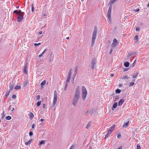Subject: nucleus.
I'll return each instance as SVG.
<instances>
[{
  "label": "nucleus",
  "mask_w": 149,
  "mask_h": 149,
  "mask_svg": "<svg viewBox=\"0 0 149 149\" xmlns=\"http://www.w3.org/2000/svg\"><path fill=\"white\" fill-rule=\"evenodd\" d=\"M16 97V95L15 94H14L13 95L12 97L13 98H15Z\"/></svg>",
  "instance_id": "nucleus-46"
},
{
  "label": "nucleus",
  "mask_w": 149,
  "mask_h": 149,
  "mask_svg": "<svg viewBox=\"0 0 149 149\" xmlns=\"http://www.w3.org/2000/svg\"><path fill=\"white\" fill-rule=\"evenodd\" d=\"M111 12H108L107 13V18L108 20L110 21L111 19Z\"/></svg>",
  "instance_id": "nucleus-11"
},
{
  "label": "nucleus",
  "mask_w": 149,
  "mask_h": 149,
  "mask_svg": "<svg viewBox=\"0 0 149 149\" xmlns=\"http://www.w3.org/2000/svg\"><path fill=\"white\" fill-rule=\"evenodd\" d=\"M122 86V84H119V87H121V86Z\"/></svg>",
  "instance_id": "nucleus-57"
},
{
  "label": "nucleus",
  "mask_w": 149,
  "mask_h": 149,
  "mask_svg": "<svg viewBox=\"0 0 149 149\" xmlns=\"http://www.w3.org/2000/svg\"><path fill=\"white\" fill-rule=\"evenodd\" d=\"M72 68H70L69 71V73L68 74L67 77V79L66 80V84H68L69 83H72L71 81L70 82L69 81H70V78L71 77L72 75ZM73 78L72 79L71 81L73 79Z\"/></svg>",
  "instance_id": "nucleus-3"
},
{
  "label": "nucleus",
  "mask_w": 149,
  "mask_h": 149,
  "mask_svg": "<svg viewBox=\"0 0 149 149\" xmlns=\"http://www.w3.org/2000/svg\"><path fill=\"white\" fill-rule=\"evenodd\" d=\"M134 39L135 40H138V36L137 35L136 36L134 37Z\"/></svg>",
  "instance_id": "nucleus-39"
},
{
  "label": "nucleus",
  "mask_w": 149,
  "mask_h": 149,
  "mask_svg": "<svg viewBox=\"0 0 149 149\" xmlns=\"http://www.w3.org/2000/svg\"><path fill=\"white\" fill-rule=\"evenodd\" d=\"M9 88L10 89V90H11V91L13 88V84L10 85L9 86Z\"/></svg>",
  "instance_id": "nucleus-27"
},
{
  "label": "nucleus",
  "mask_w": 149,
  "mask_h": 149,
  "mask_svg": "<svg viewBox=\"0 0 149 149\" xmlns=\"http://www.w3.org/2000/svg\"><path fill=\"white\" fill-rule=\"evenodd\" d=\"M110 76L111 77H112L114 76V74H111L110 75Z\"/></svg>",
  "instance_id": "nucleus-54"
},
{
  "label": "nucleus",
  "mask_w": 149,
  "mask_h": 149,
  "mask_svg": "<svg viewBox=\"0 0 149 149\" xmlns=\"http://www.w3.org/2000/svg\"><path fill=\"white\" fill-rule=\"evenodd\" d=\"M29 116V118L31 120L32 119V118H33V116H34L33 114V113L31 112L30 113Z\"/></svg>",
  "instance_id": "nucleus-19"
},
{
  "label": "nucleus",
  "mask_w": 149,
  "mask_h": 149,
  "mask_svg": "<svg viewBox=\"0 0 149 149\" xmlns=\"http://www.w3.org/2000/svg\"><path fill=\"white\" fill-rule=\"evenodd\" d=\"M14 109V108H13L11 110V111H13Z\"/></svg>",
  "instance_id": "nucleus-59"
},
{
  "label": "nucleus",
  "mask_w": 149,
  "mask_h": 149,
  "mask_svg": "<svg viewBox=\"0 0 149 149\" xmlns=\"http://www.w3.org/2000/svg\"><path fill=\"white\" fill-rule=\"evenodd\" d=\"M147 6L149 7V2L148 3V4Z\"/></svg>",
  "instance_id": "nucleus-62"
},
{
  "label": "nucleus",
  "mask_w": 149,
  "mask_h": 149,
  "mask_svg": "<svg viewBox=\"0 0 149 149\" xmlns=\"http://www.w3.org/2000/svg\"><path fill=\"white\" fill-rule=\"evenodd\" d=\"M46 49H45L44 50L43 52L40 55H39V57L40 58L41 56H42L43 55V54H44V53L46 52Z\"/></svg>",
  "instance_id": "nucleus-25"
},
{
  "label": "nucleus",
  "mask_w": 149,
  "mask_h": 149,
  "mask_svg": "<svg viewBox=\"0 0 149 149\" xmlns=\"http://www.w3.org/2000/svg\"><path fill=\"white\" fill-rule=\"evenodd\" d=\"M78 100H77L76 99H73V101L72 102V104H73V105H74V106H75Z\"/></svg>",
  "instance_id": "nucleus-16"
},
{
  "label": "nucleus",
  "mask_w": 149,
  "mask_h": 149,
  "mask_svg": "<svg viewBox=\"0 0 149 149\" xmlns=\"http://www.w3.org/2000/svg\"><path fill=\"white\" fill-rule=\"evenodd\" d=\"M91 123H89L86 126V129H88L90 127Z\"/></svg>",
  "instance_id": "nucleus-30"
},
{
  "label": "nucleus",
  "mask_w": 149,
  "mask_h": 149,
  "mask_svg": "<svg viewBox=\"0 0 149 149\" xmlns=\"http://www.w3.org/2000/svg\"><path fill=\"white\" fill-rule=\"evenodd\" d=\"M74 69H75L74 73V74L73 77V79L71 81V82L72 83V84H73L74 83V79L75 76H76V74L77 73V72L78 71V66H75V67L74 68Z\"/></svg>",
  "instance_id": "nucleus-6"
},
{
  "label": "nucleus",
  "mask_w": 149,
  "mask_h": 149,
  "mask_svg": "<svg viewBox=\"0 0 149 149\" xmlns=\"http://www.w3.org/2000/svg\"><path fill=\"white\" fill-rule=\"evenodd\" d=\"M40 95H38L36 97V98L37 100H39L40 99Z\"/></svg>",
  "instance_id": "nucleus-40"
},
{
  "label": "nucleus",
  "mask_w": 149,
  "mask_h": 149,
  "mask_svg": "<svg viewBox=\"0 0 149 149\" xmlns=\"http://www.w3.org/2000/svg\"><path fill=\"white\" fill-rule=\"evenodd\" d=\"M117 103L116 102L114 103L113 105V107L112 108V109L113 110V108H116L117 107Z\"/></svg>",
  "instance_id": "nucleus-23"
},
{
  "label": "nucleus",
  "mask_w": 149,
  "mask_h": 149,
  "mask_svg": "<svg viewBox=\"0 0 149 149\" xmlns=\"http://www.w3.org/2000/svg\"><path fill=\"white\" fill-rule=\"evenodd\" d=\"M5 116V114L4 112H3L2 115L1 116V118L2 119H3Z\"/></svg>",
  "instance_id": "nucleus-36"
},
{
  "label": "nucleus",
  "mask_w": 149,
  "mask_h": 149,
  "mask_svg": "<svg viewBox=\"0 0 149 149\" xmlns=\"http://www.w3.org/2000/svg\"><path fill=\"white\" fill-rule=\"evenodd\" d=\"M134 85V84H130V86H132Z\"/></svg>",
  "instance_id": "nucleus-60"
},
{
  "label": "nucleus",
  "mask_w": 149,
  "mask_h": 149,
  "mask_svg": "<svg viewBox=\"0 0 149 149\" xmlns=\"http://www.w3.org/2000/svg\"><path fill=\"white\" fill-rule=\"evenodd\" d=\"M113 51V49H110V51H109V54H111V53H112V52Z\"/></svg>",
  "instance_id": "nucleus-45"
},
{
  "label": "nucleus",
  "mask_w": 149,
  "mask_h": 149,
  "mask_svg": "<svg viewBox=\"0 0 149 149\" xmlns=\"http://www.w3.org/2000/svg\"><path fill=\"white\" fill-rule=\"evenodd\" d=\"M46 83V81L45 80H44L43 81H42L40 84H45Z\"/></svg>",
  "instance_id": "nucleus-43"
},
{
  "label": "nucleus",
  "mask_w": 149,
  "mask_h": 149,
  "mask_svg": "<svg viewBox=\"0 0 149 149\" xmlns=\"http://www.w3.org/2000/svg\"><path fill=\"white\" fill-rule=\"evenodd\" d=\"M95 59H93L92 63H91V68L92 69H94L95 66Z\"/></svg>",
  "instance_id": "nucleus-10"
},
{
  "label": "nucleus",
  "mask_w": 149,
  "mask_h": 149,
  "mask_svg": "<svg viewBox=\"0 0 149 149\" xmlns=\"http://www.w3.org/2000/svg\"><path fill=\"white\" fill-rule=\"evenodd\" d=\"M115 125H113L109 128V130H110V131H111V132H112V131L114 130V129L115 127Z\"/></svg>",
  "instance_id": "nucleus-12"
},
{
  "label": "nucleus",
  "mask_w": 149,
  "mask_h": 149,
  "mask_svg": "<svg viewBox=\"0 0 149 149\" xmlns=\"http://www.w3.org/2000/svg\"><path fill=\"white\" fill-rule=\"evenodd\" d=\"M19 6H17L16 7V8H19Z\"/></svg>",
  "instance_id": "nucleus-64"
},
{
  "label": "nucleus",
  "mask_w": 149,
  "mask_h": 149,
  "mask_svg": "<svg viewBox=\"0 0 149 149\" xmlns=\"http://www.w3.org/2000/svg\"><path fill=\"white\" fill-rule=\"evenodd\" d=\"M45 104H44L43 105V108H45Z\"/></svg>",
  "instance_id": "nucleus-51"
},
{
  "label": "nucleus",
  "mask_w": 149,
  "mask_h": 149,
  "mask_svg": "<svg viewBox=\"0 0 149 149\" xmlns=\"http://www.w3.org/2000/svg\"><path fill=\"white\" fill-rule=\"evenodd\" d=\"M69 37H67V38H66V39H67V40H68V39H69Z\"/></svg>",
  "instance_id": "nucleus-63"
},
{
  "label": "nucleus",
  "mask_w": 149,
  "mask_h": 149,
  "mask_svg": "<svg viewBox=\"0 0 149 149\" xmlns=\"http://www.w3.org/2000/svg\"><path fill=\"white\" fill-rule=\"evenodd\" d=\"M42 31L39 32V34H40V35H41V34H42Z\"/></svg>",
  "instance_id": "nucleus-50"
},
{
  "label": "nucleus",
  "mask_w": 149,
  "mask_h": 149,
  "mask_svg": "<svg viewBox=\"0 0 149 149\" xmlns=\"http://www.w3.org/2000/svg\"><path fill=\"white\" fill-rule=\"evenodd\" d=\"M24 13H21L20 15H18L17 18V21L18 22H21L23 19Z\"/></svg>",
  "instance_id": "nucleus-5"
},
{
  "label": "nucleus",
  "mask_w": 149,
  "mask_h": 149,
  "mask_svg": "<svg viewBox=\"0 0 149 149\" xmlns=\"http://www.w3.org/2000/svg\"><path fill=\"white\" fill-rule=\"evenodd\" d=\"M120 78L121 79H128L129 78V77L127 76V75H125L121 76L120 77Z\"/></svg>",
  "instance_id": "nucleus-14"
},
{
  "label": "nucleus",
  "mask_w": 149,
  "mask_h": 149,
  "mask_svg": "<svg viewBox=\"0 0 149 149\" xmlns=\"http://www.w3.org/2000/svg\"><path fill=\"white\" fill-rule=\"evenodd\" d=\"M87 94L86 89L84 86L82 87V96L83 100H85Z\"/></svg>",
  "instance_id": "nucleus-2"
},
{
  "label": "nucleus",
  "mask_w": 149,
  "mask_h": 149,
  "mask_svg": "<svg viewBox=\"0 0 149 149\" xmlns=\"http://www.w3.org/2000/svg\"><path fill=\"white\" fill-rule=\"evenodd\" d=\"M57 93L56 91H55L54 92V99L53 102L52 106L54 107L57 101Z\"/></svg>",
  "instance_id": "nucleus-4"
},
{
  "label": "nucleus",
  "mask_w": 149,
  "mask_h": 149,
  "mask_svg": "<svg viewBox=\"0 0 149 149\" xmlns=\"http://www.w3.org/2000/svg\"><path fill=\"white\" fill-rule=\"evenodd\" d=\"M74 145H72L71 146H70L69 149H74Z\"/></svg>",
  "instance_id": "nucleus-38"
},
{
  "label": "nucleus",
  "mask_w": 149,
  "mask_h": 149,
  "mask_svg": "<svg viewBox=\"0 0 149 149\" xmlns=\"http://www.w3.org/2000/svg\"><path fill=\"white\" fill-rule=\"evenodd\" d=\"M28 63H27L25 65L24 67L23 72H24V73L25 74H27V68H28Z\"/></svg>",
  "instance_id": "nucleus-9"
},
{
  "label": "nucleus",
  "mask_w": 149,
  "mask_h": 149,
  "mask_svg": "<svg viewBox=\"0 0 149 149\" xmlns=\"http://www.w3.org/2000/svg\"><path fill=\"white\" fill-rule=\"evenodd\" d=\"M33 134V133L31 132H30L29 133V135L30 136H32Z\"/></svg>",
  "instance_id": "nucleus-44"
},
{
  "label": "nucleus",
  "mask_w": 149,
  "mask_h": 149,
  "mask_svg": "<svg viewBox=\"0 0 149 149\" xmlns=\"http://www.w3.org/2000/svg\"><path fill=\"white\" fill-rule=\"evenodd\" d=\"M18 12L19 15H20L21 13H23V12H21V10H19Z\"/></svg>",
  "instance_id": "nucleus-48"
},
{
  "label": "nucleus",
  "mask_w": 149,
  "mask_h": 149,
  "mask_svg": "<svg viewBox=\"0 0 149 149\" xmlns=\"http://www.w3.org/2000/svg\"><path fill=\"white\" fill-rule=\"evenodd\" d=\"M138 74V72L135 73V74L133 75V78H136L137 77Z\"/></svg>",
  "instance_id": "nucleus-28"
},
{
  "label": "nucleus",
  "mask_w": 149,
  "mask_h": 149,
  "mask_svg": "<svg viewBox=\"0 0 149 149\" xmlns=\"http://www.w3.org/2000/svg\"><path fill=\"white\" fill-rule=\"evenodd\" d=\"M44 84H41V87H42L43 86V85H44Z\"/></svg>",
  "instance_id": "nucleus-61"
},
{
  "label": "nucleus",
  "mask_w": 149,
  "mask_h": 149,
  "mask_svg": "<svg viewBox=\"0 0 149 149\" xmlns=\"http://www.w3.org/2000/svg\"><path fill=\"white\" fill-rule=\"evenodd\" d=\"M111 133V131H110V130H108V131L107 133L105 135V138L106 137H107L108 136H109Z\"/></svg>",
  "instance_id": "nucleus-17"
},
{
  "label": "nucleus",
  "mask_w": 149,
  "mask_h": 149,
  "mask_svg": "<svg viewBox=\"0 0 149 149\" xmlns=\"http://www.w3.org/2000/svg\"><path fill=\"white\" fill-rule=\"evenodd\" d=\"M111 9H112V6H111V5H110V6L109 7L108 12H111Z\"/></svg>",
  "instance_id": "nucleus-29"
},
{
  "label": "nucleus",
  "mask_w": 149,
  "mask_h": 149,
  "mask_svg": "<svg viewBox=\"0 0 149 149\" xmlns=\"http://www.w3.org/2000/svg\"><path fill=\"white\" fill-rule=\"evenodd\" d=\"M118 96H116L115 97V99L116 100L118 99Z\"/></svg>",
  "instance_id": "nucleus-56"
},
{
  "label": "nucleus",
  "mask_w": 149,
  "mask_h": 149,
  "mask_svg": "<svg viewBox=\"0 0 149 149\" xmlns=\"http://www.w3.org/2000/svg\"><path fill=\"white\" fill-rule=\"evenodd\" d=\"M32 141H33V139H31L28 142H26L25 143V145H28L30 144L31 143Z\"/></svg>",
  "instance_id": "nucleus-18"
},
{
  "label": "nucleus",
  "mask_w": 149,
  "mask_h": 149,
  "mask_svg": "<svg viewBox=\"0 0 149 149\" xmlns=\"http://www.w3.org/2000/svg\"><path fill=\"white\" fill-rule=\"evenodd\" d=\"M40 121H41V122H42L44 120L42 118H41L40 119Z\"/></svg>",
  "instance_id": "nucleus-52"
},
{
  "label": "nucleus",
  "mask_w": 149,
  "mask_h": 149,
  "mask_svg": "<svg viewBox=\"0 0 149 149\" xmlns=\"http://www.w3.org/2000/svg\"><path fill=\"white\" fill-rule=\"evenodd\" d=\"M79 96V91H77L74 95V99L78 100Z\"/></svg>",
  "instance_id": "nucleus-8"
},
{
  "label": "nucleus",
  "mask_w": 149,
  "mask_h": 149,
  "mask_svg": "<svg viewBox=\"0 0 149 149\" xmlns=\"http://www.w3.org/2000/svg\"><path fill=\"white\" fill-rule=\"evenodd\" d=\"M121 92V91L120 90L118 89H117L116 90V93H120V92Z\"/></svg>",
  "instance_id": "nucleus-32"
},
{
  "label": "nucleus",
  "mask_w": 149,
  "mask_h": 149,
  "mask_svg": "<svg viewBox=\"0 0 149 149\" xmlns=\"http://www.w3.org/2000/svg\"><path fill=\"white\" fill-rule=\"evenodd\" d=\"M97 33V28L96 26H95L94 28V31L93 33V36L92 38L91 45L92 46H93L95 42Z\"/></svg>",
  "instance_id": "nucleus-1"
},
{
  "label": "nucleus",
  "mask_w": 149,
  "mask_h": 149,
  "mask_svg": "<svg viewBox=\"0 0 149 149\" xmlns=\"http://www.w3.org/2000/svg\"><path fill=\"white\" fill-rule=\"evenodd\" d=\"M11 90H9L6 93V95H6V96L7 97L8 96V95H9V94H10V92H11Z\"/></svg>",
  "instance_id": "nucleus-26"
},
{
  "label": "nucleus",
  "mask_w": 149,
  "mask_h": 149,
  "mask_svg": "<svg viewBox=\"0 0 149 149\" xmlns=\"http://www.w3.org/2000/svg\"><path fill=\"white\" fill-rule=\"evenodd\" d=\"M113 42L112 43L111 46L112 47H114L116 45L118 44L117 40L116 39H114L113 40Z\"/></svg>",
  "instance_id": "nucleus-7"
},
{
  "label": "nucleus",
  "mask_w": 149,
  "mask_h": 149,
  "mask_svg": "<svg viewBox=\"0 0 149 149\" xmlns=\"http://www.w3.org/2000/svg\"><path fill=\"white\" fill-rule=\"evenodd\" d=\"M117 0H111L109 2V4L111 5Z\"/></svg>",
  "instance_id": "nucleus-20"
},
{
  "label": "nucleus",
  "mask_w": 149,
  "mask_h": 149,
  "mask_svg": "<svg viewBox=\"0 0 149 149\" xmlns=\"http://www.w3.org/2000/svg\"><path fill=\"white\" fill-rule=\"evenodd\" d=\"M41 104V101H38L37 102V103H36L37 106H39Z\"/></svg>",
  "instance_id": "nucleus-34"
},
{
  "label": "nucleus",
  "mask_w": 149,
  "mask_h": 149,
  "mask_svg": "<svg viewBox=\"0 0 149 149\" xmlns=\"http://www.w3.org/2000/svg\"><path fill=\"white\" fill-rule=\"evenodd\" d=\"M124 65L126 67H127L129 66V63L128 62H125L124 63Z\"/></svg>",
  "instance_id": "nucleus-22"
},
{
  "label": "nucleus",
  "mask_w": 149,
  "mask_h": 149,
  "mask_svg": "<svg viewBox=\"0 0 149 149\" xmlns=\"http://www.w3.org/2000/svg\"><path fill=\"white\" fill-rule=\"evenodd\" d=\"M34 8L33 6V4H32L31 5V11L32 12H33L34 11Z\"/></svg>",
  "instance_id": "nucleus-35"
},
{
  "label": "nucleus",
  "mask_w": 149,
  "mask_h": 149,
  "mask_svg": "<svg viewBox=\"0 0 149 149\" xmlns=\"http://www.w3.org/2000/svg\"><path fill=\"white\" fill-rule=\"evenodd\" d=\"M92 149V148L91 146H89L88 149Z\"/></svg>",
  "instance_id": "nucleus-53"
},
{
  "label": "nucleus",
  "mask_w": 149,
  "mask_h": 149,
  "mask_svg": "<svg viewBox=\"0 0 149 149\" xmlns=\"http://www.w3.org/2000/svg\"><path fill=\"white\" fill-rule=\"evenodd\" d=\"M13 13L16 14H17L18 15H19L17 10H14L13 12Z\"/></svg>",
  "instance_id": "nucleus-33"
},
{
  "label": "nucleus",
  "mask_w": 149,
  "mask_h": 149,
  "mask_svg": "<svg viewBox=\"0 0 149 149\" xmlns=\"http://www.w3.org/2000/svg\"><path fill=\"white\" fill-rule=\"evenodd\" d=\"M41 44L40 43H35L34 44V45L35 46H37L38 45H40Z\"/></svg>",
  "instance_id": "nucleus-41"
},
{
  "label": "nucleus",
  "mask_w": 149,
  "mask_h": 149,
  "mask_svg": "<svg viewBox=\"0 0 149 149\" xmlns=\"http://www.w3.org/2000/svg\"><path fill=\"white\" fill-rule=\"evenodd\" d=\"M6 119L7 120H9L11 119V117L10 116H7L6 117Z\"/></svg>",
  "instance_id": "nucleus-31"
},
{
  "label": "nucleus",
  "mask_w": 149,
  "mask_h": 149,
  "mask_svg": "<svg viewBox=\"0 0 149 149\" xmlns=\"http://www.w3.org/2000/svg\"><path fill=\"white\" fill-rule=\"evenodd\" d=\"M34 127H35V125L34 124H33L32 125V129H33Z\"/></svg>",
  "instance_id": "nucleus-49"
},
{
  "label": "nucleus",
  "mask_w": 149,
  "mask_h": 149,
  "mask_svg": "<svg viewBox=\"0 0 149 149\" xmlns=\"http://www.w3.org/2000/svg\"><path fill=\"white\" fill-rule=\"evenodd\" d=\"M117 136V138L118 139H119L121 137V135L120 134H118Z\"/></svg>",
  "instance_id": "nucleus-42"
},
{
  "label": "nucleus",
  "mask_w": 149,
  "mask_h": 149,
  "mask_svg": "<svg viewBox=\"0 0 149 149\" xmlns=\"http://www.w3.org/2000/svg\"><path fill=\"white\" fill-rule=\"evenodd\" d=\"M45 142V140H42L39 143V146H41L42 144H44Z\"/></svg>",
  "instance_id": "nucleus-21"
},
{
  "label": "nucleus",
  "mask_w": 149,
  "mask_h": 149,
  "mask_svg": "<svg viewBox=\"0 0 149 149\" xmlns=\"http://www.w3.org/2000/svg\"><path fill=\"white\" fill-rule=\"evenodd\" d=\"M21 88L20 86L16 85V86H15L14 88L15 90H18L20 89Z\"/></svg>",
  "instance_id": "nucleus-24"
},
{
  "label": "nucleus",
  "mask_w": 149,
  "mask_h": 149,
  "mask_svg": "<svg viewBox=\"0 0 149 149\" xmlns=\"http://www.w3.org/2000/svg\"><path fill=\"white\" fill-rule=\"evenodd\" d=\"M136 31H139L140 30L139 28H136Z\"/></svg>",
  "instance_id": "nucleus-47"
},
{
  "label": "nucleus",
  "mask_w": 149,
  "mask_h": 149,
  "mask_svg": "<svg viewBox=\"0 0 149 149\" xmlns=\"http://www.w3.org/2000/svg\"><path fill=\"white\" fill-rule=\"evenodd\" d=\"M139 9L138 8L136 10V11L137 12V11H139Z\"/></svg>",
  "instance_id": "nucleus-58"
},
{
  "label": "nucleus",
  "mask_w": 149,
  "mask_h": 149,
  "mask_svg": "<svg viewBox=\"0 0 149 149\" xmlns=\"http://www.w3.org/2000/svg\"><path fill=\"white\" fill-rule=\"evenodd\" d=\"M124 101V100L123 99L120 100L118 103V105L119 106H120L122 105L123 102Z\"/></svg>",
  "instance_id": "nucleus-13"
},
{
  "label": "nucleus",
  "mask_w": 149,
  "mask_h": 149,
  "mask_svg": "<svg viewBox=\"0 0 149 149\" xmlns=\"http://www.w3.org/2000/svg\"><path fill=\"white\" fill-rule=\"evenodd\" d=\"M129 121H128L127 122L124 123L123 125V127H126L128 125L129 123Z\"/></svg>",
  "instance_id": "nucleus-15"
},
{
  "label": "nucleus",
  "mask_w": 149,
  "mask_h": 149,
  "mask_svg": "<svg viewBox=\"0 0 149 149\" xmlns=\"http://www.w3.org/2000/svg\"><path fill=\"white\" fill-rule=\"evenodd\" d=\"M122 147H119L118 149H122Z\"/></svg>",
  "instance_id": "nucleus-55"
},
{
  "label": "nucleus",
  "mask_w": 149,
  "mask_h": 149,
  "mask_svg": "<svg viewBox=\"0 0 149 149\" xmlns=\"http://www.w3.org/2000/svg\"><path fill=\"white\" fill-rule=\"evenodd\" d=\"M137 149H141L140 145L139 144H138L137 145Z\"/></svg>",
  "instance_id": "nucleus-37"
}]
</instances>
